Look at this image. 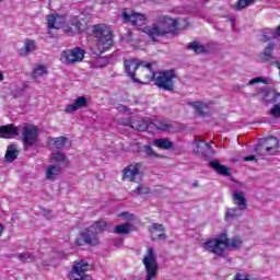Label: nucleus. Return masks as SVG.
Here are the masks:
<instances>
[{
	"label": "nucleus",
	"mask_w": 280,
	"mask_h": 280,
	"mask_svg": "<svg viewBox=\"0 0 280 280\" xmlns=\"http://www.w3.org/2000/svg\"><path fill=\"white\" fill-rule=\"evenodd\" d=\"M244 244V241L240 236H234L232 238H229V234L226 232H222L219 237H213L207 240L202 248L207 253H211L212 255H215L217 257H224V254L226 253V248H233L234 250H238V248H242V245Z\"/></svg>",
	"instance_id": "1"
},
{
	"label": "nucleus",
	"mask_w": 280,
	"mask_h": 280,
	"mask_svg": "<svg viewBox=\"0 0 280 280\" xmlns=\"http://www.w3.org/2000/svg\"><path fill=\"white\" fill-rule=\"evenodd\" d=\"M92 34L95 38V46L92 48V52L95 56H102L106 54L115 45L113 39V28L106 24H95L92 26Z\"/></svg>",
	"instance_id": "2"
},
{
	"label": "nucleus",
	"mask_w": 280,
	"mask_h": 280,
	"mask_svg": "<svg viewBox=\"0 0 280 280\" xmlns=\"http://www.w3.org/2000/svg\"><path fill=\"white\" fill-rule=\"evenodd\" d=\"M144 34L149 35L150 38L156 40L167 34H178V20H174L170 16H160L158 22L143 30Z\"/></svg>",
	"instance_id": "3"
},
{
	"label": "nucleus",
	"mask_w": 280,
	"mask_h": 280,
	"mask_svg": "<svg viewBox=\"0 0 280 280\" xmlns=\"http://www.w3.org/2000/svg\"><path fill=\"white\" fill-rule=\"evenodd\" d=\"M108 231V222L96 221L90 228L83 230L75 240L77 246H98L100 244V233Z\"/></svg>",
	"instance_id": "4"
},
{
	"label": "nucleus",
	"mask_w": 280,
	"mask_h": 280,
	"mask_svg": "<svg viewBox=\"0 0 280 280\" xmlns=\"http://www.w3.org/2000/svg\"><path fill=\"white\" fill-rule=\"evenodd\" d=\"M174 80H176V72H174V70H166L155 72L153 83L162 91L172 92L176 89V82Z\"/></svg>",
	"instance_id": "5"
},
{
	"label": "nucleus",
	"mask_w": 280,
	"mask_h": 280,
	"mask_svg": "<svg viewBox=\"0 0 280 280\" xmlns=\"http://www.w3.org/2000/svg\"><path fill=\"white\" fill-rule=\"evenodd\" d=\"M142 264L145 268L147 280L156 279V276L159 275V262L156 261V253L154 252V248H147V254L142 259Z\"/></svg>",
	"instance_id": "6"
},
{
	"label": "nucleus",
	"mask_w": 280,
	"mask_h": 280,
	"mask_svg": "<svg viewBox=\"0 0 280 280\" xmlns=\"http://www.w3.org/2000/svg\"><path fill=\"white\" fill-rule=\"evenodd\" d=\"M156 72L152 70V63H145L142 61L140 68H138V72L131 79V82L138 84H150V82H154V75Z\"/></svg>",
	"instance_id": "7"
},
{
	"label": "nucleus",
	"mask_w": 280,
	"mask_h": 280,
	"mask_svg": "<svg viewBox=\"0 0 280 280\" xmlns=\"http://www.w3.org/2000/svg\"><path fill=\"white\" fill-rule=\"evenodd\" d=\"M86 55V50L81 47H74L72 49H66L61 52L60 60L63 65H78V62H82L84 60V56Z\"/></svg>",
	"instance_id": "8"
},
{
	"label": "nucleus",
	"mask_w": 280,
	"mask_h": 280,
	"mask_svg": "<svg viewBox=\"0 0 280 280\" xmlns=\"http://www.w3.org/2000/svg\"><path fill=\"white\" fill-rule=\"evenodd\" d=\"M22 141L24 148H32L38 143V126L28 125L23 127Z\"/></svg>",
	"instance_id": "9"
},
{
	"label": "nucleus",
	"mask_w": 280,
	"mask_h": 280,
	"mask_svg": "<svg viewBox=\"0 0 280 280\" xmlns=\"http://www.w3.org/2000/svg\"><path fill=\"white\" fill-rule=\"evenodd\" d=\"M86 270H89V264L83 260L73 265L72 270L70 271L69 279L70 280H93L91 276L86 275Z\"/></svg>",
	"instance_id": "10"
},
{
	"label": "nucleus",
	"mask_w": 280,
	"mask_h": 280,
	"mask_svg": "<svg viewBox=\"0 0 280 280\" xmlns=\"http://www.w3.org/2000/svg\"><path fill=\"white\" fill-rule=\"evenodd\" d=\"M141 167L142 164L139 162L129 164L122 170V180H129V183H135L137 178H141L143 176Z\"/></svg>",
	"instance_id": "11"
},
{
	"label": "nucleus",
	"mask_w": 280,
	"mask_h": 280,
	"mask_svg": "<svg viewBox=\"0 0 280 280\" xmlns=\"http://www.w3.org/2000/svg\"><path fill=\"white\" fill-rule=\"evenodd\" d=\"M141 65H143V61L137 58L124 59L125 73L130 78V80L135 79V75L139 71Z\"/></svg>",
	"instance_id": "12"
},
{
	"label": "nucleus",
	"mask_w": 280,
	"mask_h": 280,
	"mask_svg": "<svg viewBox=\"0 0 280 280\" xmlns=\"http://www.w3.org/2000/svg\"><path fill=\"white\" fill-rule=\"evenodd\" d=\"M122 19L126 23L131 22L133 27H141V25H145V21H148L145 15L137 12H131L129 14L126 10L122 11Z\"/></svg>",
	"instance_id": "13"
},
{
	"label": "nucleus",
	"mask_w": 280,
	"mask_h": 280,
	"mask_svg": "<svg viewBox=\"0 0 280 280\" xmlns=\"http://www.w3.org/2000/svg\"><path fill=\"white\" fill-rule=\"evenodd\" d=\"M65 23H67V16L58 13H52L47 18L48 30H60L65 27Z\"/></svg>",
	"instance_id": "14"
},
{
	"label": "nucleus",
	"mask_w": 280,
	"mask_h": 280,
	"mask_svg": "<svg viewBox=\"0 0 280 280\" xmlns=\"http://www.w3.org/2000/svg\"><path fill=\"white\" fill-rule=\"evenodd\" d=\"M149 231L151 233L153 242L167 240V235L165 234V228H163V224L152 223L149 228Z\"/></svg>",
	"instance_id": "15"
},
{
	"label": "nucleus",
	"mask_w": 280,
	"mask_h": 280,
	"mask_svg": "<svg viewBox=\"0 0 280 280\" xmlns=\"http://www.w3.org/2000/svg\"><path fill=\"white\" fill-rule=\"evenodd\" d=\"M131 128L140 132H152V121L143 118L133 119L131 121Z\"/></svg>",
	"instance_id": "16"
},
{
	"label": "nucleus",
	"mask_w": 280,
	"mask_h": 280,
	"mask_svg": "<svg viewBox=\"0 0 280 280\" xmlns=\"http://www.w3.org/2000/svg\"><path fill=\"white\" fill-rule=\"evenodd\" d=\"M174 125L170 120H153L151 121V132H155V130H161L162 132H172Z\"/></svg>",
	"instance_id": "17"
},
{
	"label": "nucleus",
	"mask_w": 280,
	"mask_h": 280,
	"mask_svg": "<svg viewBox=\"0 0 280 280\" xmlns=\"http://www.w3.org/2000/svg\"><path fill=\"white\" fill-rule=\"evenodd\" d=\"M16 135H19V127L14 126V124L0 126V139H12Z\"/></svg>",
	"instance_id": "18"
},
{
	"label": "nucleus",
	"mask_w": 280,
	"mask_h": 280,
	"mask_svg": "<svg viewBox=\"0 0 280 280\" xmlns=\"http://www.w3.org/2000/svg\"><path fill=\"white\" fill-rule=\"evenodd\" d=\"M89 105V101L84 96H79L74 102L70 105H67L65 108V113H75V110H80V108H84Z\"/></svg>",
	"instance_id": "19"
},
{
	"label": "nucleus",
	"mask_w": 280,
	"mask_h": 280,
	"mask_svg": "<svg viewBox=\"0 0 280 280\" xmlns=\"http://www.w3.org/2000/svg\"><path fill=\"white\" fill-rule=\"evenodd\" d=\"M196 148H197V151H196L197 154H199L200 156H203V159H207L209 154H213V148H211V144H209L205 140H198L196 143Z\"/></svg>",
	"instance_id": "20"
},
{
	"label": "nucleus",
	"mask_w": 280,
	"mask_h": 280,
	"mask_svg": "<svg viewBox=\"0 0 280 280\" xmlns=\"http://www.w3.org/2000/svg\"><path fill=\"white\" fill-rule=\"evenodd\" d=\"M210 167L220 176H231V168L222 165L218 160L210 161Z\"/></svg>",
	"instance_id": "21"
},
{
	"label": "nucleus",
	"mask_w": 280,
	"mask_h": 280,
	"mask_svg": "<svg viewBox=\"0 0 280 280\" xmlns=\"http://www.w3.org/2000/svg\"><path fill=\"white\" fill-rule=\"evenodd\" d=\"M70 23L73 27H75L77 32H86L89 30V22H86L85 18L79 19L73 15L70 19Z\"/></svg>",
	"instance_id": "22"
},
{
	"label": "nucleus",
	"mask_w": 280,
	"mask_h": 280,
	"mask_svg": "<svg viewBox=\"0 0 280 280\" xmlns=\"http://www.w3.org/2000/svg\"><path fill=\"white\" fill-rule=\"evenodd\" d=\"M266 144V152L267 154H277V152H279V139L271 137V138H267L265 141Z\"/></svg>",
	"instance_id": "23"
},
{
	"label": "nucleus",
	"mask_w": 280,
	"mask_h": 280,
	"mask_svg": "<svg viewBox=\"0 0 280 280\" xmlns=\"http://www.w3.org/2000/svg\"><path fill=\"white\" fill-rule=\"evenodd\" d=\"M62 174V167L59 165H48L46 170V178L47 180H56L58 176Z\"/></svg>",
	"instance_id": "24"
},
{
	"label": "nucleus",
	"mask_w": 280,
	"mask_h": 280,
	"mask_svg": "<svg viewBox=\"0 0 280 280\" xmlns=\"http://www.w3.org/2000/svg\"><path fill=\"white\" fill-rule=\"evenodd\" d=\"M233 200H234L235 205H237V207L240 208L241 211H244L247 209L248 205L246 202V197H244V192L234 191Z\"/></svg>",
	"instance_id": "25"
},
{
	"label": "nucleus",
	"mask_w": 280,
	"mask_h": 280,
	"mask_svg": "<svg viewBox=\"0 0 280 280\" xmlns=\"http://www.w3.org/2000/svg\"><path fill=\"white\" fill-rule=\"evenodd\" d=\"M4 159L8 163H13V161H16V159H19V151L16 149V144H10L7 148Z\"/></svg>",
	"instance_id": "26"
},
{
	"label": "nucleus",
	"mask_w": 280,
	"mask_h": 280,
	"mask_svg": "<svg viewBox=\"0 0 280 280\" xmlns=\"http://www.w3.org/2000/svg\"><path fill=\"white\" fill-rule=\"evenodd\" d=\"M36 50V42L33 39H26L24 43V47L20 49V56H30L32 51Z\"/></svg>",
	"instance_id": "27"
},
{
	"label": "nucleus",
	"mask_w": 280,
	"mask_h": 280,
	"mask_svg": "<svg viewBox=\"0 0 280 280\" xmlns=\"http://www.w3.org/2000/svg\"><path fill=\"white\" fill-rule=\"evenodd\" d=\"M114 233H116V235H128L132 233V223L126 222L121 223L120 225H116Z\"/></svg>",
	"instance_id": "28"
},
{
	"label": "nucleus",
	"mask_w": 280,
	"mask_h": 280,
	"mask_svg": "<svg viewBox=\"0 0 280 280\" xmlns=\"http://www.w3.org/2000/svg\"><path fill=\"white\" fill-rule=\"evenodd\" d=\"M265 102L268 104H280V93L276 90H269L266 92Z\"/></svg>",
	"instance_id": "29"
},
{
	"label": "nucleus",
	"mask_w": 280,
	"mask_h": 280,
	"mask_svg": "<svg viewBox=\"0 0 280 280\" xmlns=\"http://www.w3.org/2000/svg\"><path fill=\"white\" fill-rule=\"evenodd\" d=\"M188 106H192L195 108L196 113L200 115V117H207L208 113L205 112L209 106L202 102H191L188 103Z\"/></svg>",
	"instance_id": "30"
},
{
	"label": "nucleus",
	"mask_w": 280,
	"mask_h": 280,
	"mask_svg": "<svg viewBox=\"0 0 280 280\" xmlns=\"http://www.w3.org/2000/svg\"><path fill=\"white\" fill-rule=\"evenodd\" d=\"M186 49L190 51H195V54L200 55V54H207V47L205 45L199 44L198 42H190Z\"/></svg>",
	"instance_id": "31"
},
{
	"label": "nucleus",
	"mask_w": 280,
	"mask_h": 280,
	"mask_svg": "<svg viewBox=\"0 0 280 280\" xmlns=\"http://www.w3.org/2000/svg\"><path fill=\"white\" fill-rule=\"evenodd\" d=\"M153 144L160 148V150H172V148H174V142L167 139H155Z\"/></svg>",
	"instance_id": "32"
},
{
	"label": "nucleus",
	"mask_w": 280,
	"mask_h": 280,
	"mask_svg": "<svg viewBox=\"0 0 280 280\" xmlns=\"http://www.w3.org/2000/svg\"><path fill=\"white\" fill-rule=\"evenodd\" d=\"M275 49V43H270L265 50L262 51V54L260 55V58L264 62H270V60H272V51Z\"/></svg>",
	"instance_id": "33"
},
{
	"label": "nucleus",
	"mask_w": 280,
	"mask_h": 280,
	"mask_svg": "<svg viewBox=\"0 0 280 280\" xmlns=\"http://www.w3.org/2000/svg\"><path fill=\"white\" fill-rule=\"evenodd\" d=\"M67 137L61 136L59 138H51L49 143H51L52 145H55V148L57 150H62V148H65V145H67Z\"/></svg>",
	"instance_id": "34"
},
{
	"label": "nucleus",
	"mask_w": 280,
	"mask_h": 280,
	"mask_svg": "<svg viewBox=\"0 0 280 280\" xmlns=\"http://www.w3.org/2000/svg\"><path fill=\"white\" fill-rule=\"evenodd\" d=\"M242 210L240 208H230L225 212V220H235L237 218H241Z\"/></svg>",
	"instance_id": "35"
},
{
	"label": "nucleus",
	"mask_w": 280,
	"mask_h": 280,
	"mask_svg": "<svg viewBox=\"0 0 280 280\" xmlns=\"http://www.w3.org/2000/svg\"><path fill=\"white\" fill-rule=\"evenodd\" d=\"M49 71L45 65H37L33 70V78L36 80L37 78H42V75H47Z\"/></svg>",
	"instance_id": "36"
},
{
	"label": "nucleus",
	"mask_w": 280,
	"mask_h": 280,
	"mask_svg": "<svg viewBox=\"0 0 280 280\" xmlns=\"http://www.w3.org/2000/svg\"><path fill=\"white\" fill-rule=\"evenodd\" d=\"M20 261H24L26 264H32V261H35L36 258L34 257V255L30 252L26 253H21L18 255Z\"/></svg>",
	"instance_id": "37"
},
{
	"label": "nucleus",
	"mask_w": 280,
	"mask_h": 280,
	"mask_svg": "<svg viewBox=\"0 0 280 280\" xmlns=\"http://www.w3.org/2000/svg\"><path fill=\"white\" fill-rule=\"evenodd\" d=\"M50 159H52V161H55L56 163H67V155H65V153L62 152H55L50 155Z\"/></svg>",
	"instance_id": "38"
},
{
	"label": "nucleus",
	"mask_w": 280,
	"mask_h": 280,
	"mask_svg": "<svg viewBox=\"0 0 280 280\" xmlns=\"http://www.w3.org/2000/svg\"><path fill=\"white\" fill-rule=\"evenodd\" d=\"M256 0H237L235 4V10H244V8H248V5H253Z\"/></svg>",
	"instance_id": "39"
},
{
	"label": "nucleus",
	"mask_w": 280,
	"mask_h": 280,
	"mask_svg": "<svg viewBox=\"0 0 280 280\" xmlns=\"http://www.w3.org/2000/svg\"><path fill=\"white\" fill-rule=\"evenodd\" d=\"M151 191L152 190L150 189V187H145L142 184L138 185L137 188L133 190V192L137 194L138 196H145Z\"/></svg>",
	"instance_id": "40"
},
{
	"label": "nucleus",
	"mask_w": 280,
	"mask_h": 280,
	"mask_svg": "<svg viewBox=\"0 0 280 280\" xmlns=\"http://www.w3.org/2000/svg\"><path fill=\"white\" fill-rule=\"evenodd\" d=\"M269 115L273 117V119L280 118V104H275L272 108L269 110Z\"/></svg>",
	"instance_id": "41"
},
{
	"label": "nucleus",
	"mask_w": 280,
	"mask_h": 280,
	"mask_svg": "<svg viewBox=\"0 0 280 280\" xmlns=\"http://www.w3.org/2000/svg\"><path fill=\"white\" fill-rule=\"evenodd\" d=\"M143 152L150 159H156V156H159V154H156L154 150H152V147L150 144L143 147Z\"/></svg>",
	"instance_id": "42"
},
{
	"label": "nucleus",
	"mask_w": 280,
	"mask_h": 280,
	"mask_svg": "<svg viewBox=\"0 0 280 280\" xmlns=\"http://www.w3.org/2000/svg\"><path fill=\"white\" fill-rule=\"evenodd\" d=\"M259 83L266 84V79H264L261 77H256V78L252 79L247 84H248V86H253V84H259Z\"/></svg>",
	"instance_id": "43"
},
{
	"label": "nucleus",
	"mask_w": 280,
	"mask_h": 280,
	"mask_svg": "<svg viewBox=\"0 0 280 280\" xmlns=\"http://www.w3.org/2000/svg\"><path fill=\"white\" fill-rule=\"evenodd\" d=\"M272 35V30L268 28L265 34L262 35V40L264 43H268V40H270V38H277V36H270Z\"/></svg>",
	"instance_id": "44"
},
{
	"label": "nucleus",
	"mask_w": 280,
	"mask_h": 280,
	"mask_svg": "<svg viewBox=\"0 0 280 280\" xmlns=\"http://www.w3.org/2000/svg\"><path fill=\"white\" fill-rule=\"evenodd\" d=\"M65 32H66V34L73 36V28L71 26H67Z\"/></svg>",
	"instance_id": "45"
},
{
	"label": "nucleus",
	"mask_w": 280,
	"mask_h": 280,
	"mask_svg": "<svg viewBox=\"0 0 280 280\" xmlns=\"http://www.w3.org/2000/svg\"><path fill=\"white\" fill-rule=\"evenodd\" d=\"M243 161H245V162L255 161V155L245 156V158H243Z\"/></svg>",
	"instance_id": "46"
},
{
	"label": "nucleus",
	"mask_w": 280,
	"mask_h": 280,
	"mask_svg": "<svg viewBox=\"0 0 280 280\" xmlns=\"http://www.w3.org/2000/svg\"><path fill=\"white\" fill-rule=\"evenodd\" d=\"M192 187H194V189L200 187V184L198 183V180H195V182L192 183Z\"/></svg>",
	"instance_id": "47"
},
{
	"label": "nucleus",
	"mask_w": 280,
	"mask_h": 280,
	"mask_svg": "<svg viewBox=\"0 0 280 280\" xmlns=\"http://www.w3.org/2000/svg\"><path fill=\"white\" fill-rule=\"evenodd\" d=\"M3 235V224L0 223V236Z\"/></svg>",
	"instance_id": "48"
},
{
	"label": "nucleus",
	"mask_w": 280,
	"mask_h": 280,
	"mask_svg": "<svg viewBox=\"0 0 280 280\" xmlns=\"http://www.w3.org/2000/svg\"><path fill=\"white\" fill-rule=\"evenodd\" d=\"M276 34H277V36H280V25L278 26Z\"/></svg>",
	"instance_id": "49"
},
{
	"label": "nucleus",
	"mask_w": 280,
	"mask_h": 280,
	"mask_svg": "<svg viewBox=\"0 0 280 280\" xmlns=\"http://www.w3.org/2000/svg\"><path fill=\"white\" fill-rule=\"evenodd\" d=\"M3 80H4V77H3V74L0 72V82H3Z\"/></svg>",
	"instance_id": "50"
},
{
	"label": "nucleus",
	"mask_w": 280,
	"mask_h": 280,
	"mask_svg": "<svg viewBox=\"0 0 280 280\" xmlns=\"http://www.w3.org/2000/svg\"><path fill=\"white\" fill-rule=\"evenodd\" d=\"M45 215H51V211L47 210V211L45 212Z\"/></svg>",
	"instance_id": "51"
},
{
	"label": "nucleus",
	"mask_w": 280,
	"mask_h": 280,
	"mask_svg": "<svg viewBox=\"0 0 280 280\" xmlns=\"http://www.w3.org/2000/svg\"><path fill=\"white\" fill-rule=\"evenodd\" d=\"M120 215H128V212H122L120 213Z\"/></svg>",
	"instance_id": "52"
}]
</instances>
